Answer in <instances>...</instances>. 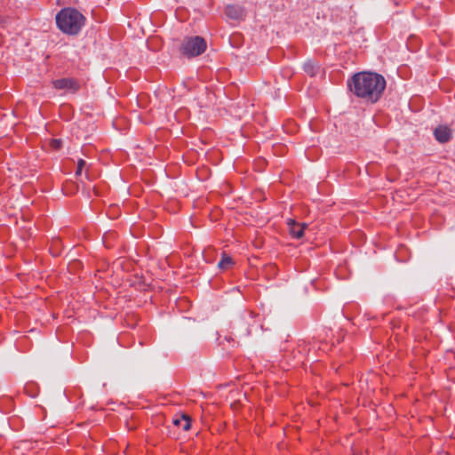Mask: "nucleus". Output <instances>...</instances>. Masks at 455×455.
I'll return each mask as SVG.
<instances>
[{
  "label": "nucleus",
  "instance_id": "1",
  "mask_svg": "<svg viewBox=\"0 0 455 455\" xmlns=\"http://www.w3.org/2000/svg\"><path fill=\"white\" fill-rule=\"evenodd\" d=\"M350 91L358 98L370 103L377 102L385 88V78L373 72H360L354 75L348 81Z\"/></svg>",
  "mask_w": 455,
  "mask_h": 455
},
{
  "label": "nucleus",
  "instance_id": "2",
  "mask_svg": "<svg viewBox=\"0 0 455 455\" xmlns=\"http://www.w3.org/2000/svg\"><path fill=\"white\" fill-rule=\"evenodd\" d=\"M85 17L74 8H64L56 15L58 28L66 34L76 35L84 25Z\"/></svg>",
  "mask_w": 455,
  "mask_h": 455
},
{
  "label": "nucleus",
  "instance_id": "3",
  "mask_svg": "<svg viewBox=\"0 0 455 455\" xmlns=\"http://www.w3.org/2000/svg\"><path fill=\"white\" fill-rule=\"evenodd\" d=\"M206 47V42L203 37L198 36H190L184 39L180 46V52L183 55L192 58L202 54Z\"/></svg>",
  "mask_w": 455,
  "mask_h": 455
},
{
  "label": "nucleus",
  "instance_id": "4",
  "mask_svg": "<svg viewBox=\"0 0 455 455\" xmlns=\"http://www.w3.org/2000/svg\"><path fill=\"white\" fill-rule=\"evenodd\" d=\"M52 84L57 90H66L70 92H77L80 87L79 83L76 79L69 77L54 80Z\"/></svg>",
  "mask_w": 455,
  "mask_h": 455
},
{
  "label": "nucleus",
  "instance_id": "5",
  "mask_svg": "<svg viewBox=\"0 0 455 455\" xmlns=\"http://www.w3.org/2000/svg\"><path fill=\"white\" fill-rule=\"evenodd\" d=\"M434 135L437 141L446 143L451 138V132L446 125H438L434 131Z\"/></svg>",
  "mask_w": 455,
  "mask_h": 455
},
{
  "label": "nucleus",
  "instance_id": "6",
  "mask_svg": "<svg viewBox=\"0 0 455 455\" xmlns=\"http://www.w3.org/2000/svg\"><path fill=\"white\" fill-rule=\"evenodd\" d=\"M287 224L289 226L290 234L294 238L299 239V238H301L303 236L304 230L307 228V224H305V223H298V222H296L295 220H293L291 219L288 220Z\"/></svg>",
  "mask_w": 455,
  "mask_h": 455
},
{
  "label": "nucleus",
  "instance_id": "7",
  "mask_svg": "<svg viewBox=\"0 0 455 455\" xmlns=\"http://www.w3.org/2000/svg\"><path fill=\"white\" fill-rule=\"evenodd\" d=\"M225 14L231 20H238L243 18L244 10L239 5L229 4L225 8Z\"/></svg>",
  "mask_w": 455,
  "mask_h": 455
},
{
  "label": "nucleus",
  "instance_id": "8",
  "mask_svg": "<svg viewBox=\"0 0 455 455\" xmlns=\"http://www.w3.org/2000/svg\"><path fill=\"white\" fill-rule=\"evenodd\" d=\"M303 69L307 75H309L310 76H314L317 73L319 67L314 61L307 60V62H305Z\"/></svg>",
  "mask_w": 455,
  "mask_h": 455
},
{
  "label": "nucleus",
  "instance_id": "9",
  "mask_svg": "<svg viewBox=\"0 0 455 455\" xmlns=\"http://www.w3.org/2000/svg\"><path fill=\"white\" fill-rule=\"evenodd\" d=\"M173 423L177 426H180L184 430L190 428V419L187 415H183L180 419H174Z\"/></svg>",
  "mask_w": 455,
  "mask_h": 455
},
{
  "label": "nucleus",
  "instance_id": "10",
  "mask_svg": "<svg viewBox=\"0 0 455 455\" xmlns=\"http://www.w3.org/2000/svg\"><path fill=\"white\" fill-rule=\"evenodd\" d=\"M233 264V259L231 257L227 256L226 254L222 255L221 260L219 262L218 267L222 269H228Z\"/></svg>",
  "mask_w": 455,
  "mask_h": 455
},
{
  "label": "nucleus",
  "instance_id": "11",
  "mask_svg": "<svg viewBox=\"0 0 455 455\" xmlns=\"http://www.w3.org/2000/svg\"><path fill=\"white\" fill-rule=\"evenodd\" d=\"M85 164H86V163H85L84 160L79 159V161L77 163V168H76V175H81L83 168L84 167Z\"/></svg>",
  "mask_w": 455,
  "mask_h": 455
},
{
  "label": "nucleus",
  "instance_id": "12",
  "mask_svg": "<svg viewBox=\"0 0 455 455\" xmlns=\"http://www.w3.org/2000/svg\"><path fill=\"white\" fill-rule=\"evenodd\" d=\"M51 147L54 149H60L62 144L60 140L53 139L51 140Z\"/></svg>",
  "mask_w": 455,
  "mask_h": 455
}]
</instances>
